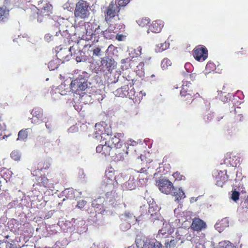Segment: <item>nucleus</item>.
Instances as JSON below:
<instances>
[{
    "label": "nucleus",
    "mask_w": 248,
    "mask_h": 248,
    "mask_svg": "<svg viewBox=\"0 0 248 248\" xmlns=\"http://www.w3.org/2000/svg\"><path fill=\"white\" fill-rule=\"evenodd\" d=\"M41 6L42 8H39L37 12V20L39 22L42 20L40 16H49L52 13L53 7L47 0Z\"/></svg>",
    "instance_id": "obj_9"
},
{
    "label": "nucleus",
    "mask_w": 248,
    "mask_h": 248,
    "mask_svg": "<svg viewBox=\"0 0 248 248\" xmlns=\"http://www.w3.org/2000/svg\"><path fill=\"white\" fill-rule=\"evenodd\" d=\"M9 235L5 236L4 239L3 240V242H4L5 243H10V242L13 243L14 242V240H13V239H9V240H7L9 238Z\"/></svg>",
    "instance_id": "obj_54"
},
{
    "label": "nucleus",
    "mask_w": 248,
    "mask_h": 248,
    "mask_svg": "<svg viewBox=\"0 0 248 248\" xmlns=\"http://www.w3.org/2000/svg\"><path fill=\"white\" fill-rule=\"evenodd\" d=\"M76 59L78 62H80L81 61V60L79 57H77Z\"/></svg>",
    "instance_id": "obj_63"
},
{
    "label": "nucleus",
    "mask_w": 248,
    "mask_h": 248,
    "mask_svg": "<svg viewBox=\"0 0 248 248\" xmlns=\"http://www.w3.org/2000/svg\"><path fill=\"white\" fill-rule=\"evenodd\" d=\"M150 20L148 18H140L138 21L137 23L138 24L141 26L144 27L149 24Z\"/></svg>",
    "instance_id": "obj_35"
},
{
    "label": "nucleus",
    "mask_w": 248,
    "mask_h": 248,
    "mask_svg": "<svg viewBox=\"0 0 248 248\" xmlns=\"http://www.w3.org/2000/svg\"><path fill=\"white\" fill-rule=\"evenodd\" d=\"M197 76H199V75H197L195 73H191L190 74V78L192 80H194L196 79V78Z\"/></svg>",
    "instance_id": "obj_55"
},
{
    "label": "nucleus",
    "mask_w": 248,
    "mask_h": 248,
    "mask_svg": "<svg viewBox=\"0 0 248 248\" xmlns=\"http://www.w3.org/2000/svg\"><path fill=\"white\" fill-rule=\"evenodd\" d=\"M227 170H215L213 175L216 180V185L218 186L222 187L225 182L228 180L229 176L227 174Z\"/></svg>",
    "instance_id": "obj_7"
},
{
    "label": "nucleus",
    "mask_w": 248,
    "mask_h": 248,
    "mask_svg": "<svg viewBox=\"0 0 248 248\" xmlns=\"http://www.w3.org/2000/svg\"><path fill=\"white\" fill-rule=\"evenodd\" d=\"M131 227L130 223L128 222L123 223L121 225V228L123 231L129 229Z\"/></svg>",
    "instance_id": "obj_46"
},
{
    "label": "nucleus",
    "mask_w": 248,
    "mask_h": 248,
    "mask_svg": "<svg viewBox=\"0 0 248 248\" xmlns=\"http://www.w3.org/2000/svg\"><path fill=\"white\" fill-rule=\"evenodd\" d=\"M9 15V10L6 7H0V22H4Z\"/></svg>",
    "instance_id": "obj_26"
},
{
    "label": "nucleus",
    "mask_w": 248,
    "mask_h": 248,
    "mask_svg": "<svg viewBox=\"0 0 248 248\" xmlns=\"http://www.w3.org/2000/svg\"><path fill=\"white\" fill-rule=\"evenodd\" d=\"M96 23L94 22H87L85 25V32L82 36V39L85 40H91L93 36V28L96 27Z\"/></svg>",
    "instance_id": "obj_13"
},
{
    "label": "nucleus",
    "mask_w": 248,
    "mask_h": 248,
    "mask_svg": "<svg viewBox=\"0 0 248 248\" xmlns=\"http://www.w3.org/2000/svg\"><path fill=\"white\" fill-rule=\"evenodd\" d=\"M240 193L235 189L232 191L231 199L234 202H236L239 199Z\"/></svg>",
    "instance_id": "obj_41"
},
{
    "label": "nucleus",
    "mask_w": 248,
    "mask_h": 248,
    "mask_svg": "<svg viewBox=\"0 0 248 248\" xmlns=\"http://www.w3.org/2000/svg\"><path fill=\"white\" fill-rule=\"evenodd\" d=\"M215 65L214 63L211 62H208L206 65V69H214Z\"/></svg>",
    "instance_id": "obj_49"
},
{
    "label": "nucleus",
    "mask_w": 248,
    "mask_h": 248,
    "mask_svg": "<svg viewBox=\"0 0 248 248\" xmlns=\"http://www.w3.org/2000/svg\"><path fill=\"white\" fill-rule=\"evenodd\" d=\"M89 3L84 0H79L76 3L74 10V16L78 19L88 18L90 15Z\"/></svg>",
    "instance_id": "obj_1"
},
{
    "label": "nucleus",
    "mask_w": 248,
    "mask_h": 248,
    "mask_svg": "<svg viewBox=\"0 0 248 248\" xmlns=\"http://www.w3.org/2000/svg\"><path fill=\"white\" fill-rule=\"evenodd\" d=\"M129 2L130 0H116L114 2L117 3L118 6L121 8L125 6Z\"/></svg>",
    "instance_id": "obj_39"
},
{
    "label": "nucleus",
    "mask_w": 248,
    "mask_h": 248,
    "mask_svg": "<svg viewBox=\"0 0 248 248\" xmlns=\"http://www.w3.org/2000/svg\"><path fill=\"white\" fill-rule=\"evenodd\" d=\"M213 119V116L211 114H208L204 117V119L206 123H208L209 121H211Z\"/></svg>",
    "instance_id": "obj_50"
},
{
    "label": "nucleus",
    "mask_w": 248,
    "mask_h": 248,
    "mask_svg": "<svg viewBox=\"0 0 248 248\" xmlns=\"http://www.w3.org/2000/svg\"><path fill=\"white\" fill-rule=\"evenodd\" d=\"M63 53V51H60L59 52H58L57 53V56L59 57V59L62 60H64L66 59V57L67 56H65V57H62V54Z\"/></svg>",
    "instance_id": "obj_52"
},
{
    "label": "nucleus",
    "mask_w": 248,
    "mask_h": 248,
    "mask_svg": "<svg viewBox=\"0 0 248 248\" xmlns=\"http://www.w3.org/2000/svg\"><path fill=\"white\" fill-rule=\"evenodd\" d=\"M180 94L181 97H182V100L186 104L192 103V101L194 100V96H195L196 98L200 96L198 93L195 94L193 93L192 91L188 90L187 85H182V89L180 91Z\"/></svg>",
    "instance_id": "obj_6"
},
{
    "label": "nucleus",
    "mask_w": 248,
    "mask_h": 248,
    "mask_svg": "<svg viewBox=\"0 0 248 248\" xmlns=\"http://www.w3.org/2000/svg\"><path fill=\"white\" fill-rule=\"evenodd\" d=\"M194 58L198 61H204L208 57V50L204 46H197L193 50V53Z\"/></svg>",
    "instance_id": "obj_5"
},
{
    "label": "nucleus",
    "mask_w": 248,
    "mask_h": 248,
    "mask_svg": "<svg viewBox=\"0 0 248 248\" xmlns=\"http://www.w3.org/2000/svg\"><path fill=\"white\" fill-rule=\"evenodd\" d=\"M101 64L102 68H105L109 73H111L116 66V63L114 60L109 57H105L102 58Z\"/></svg>",
    "instance_id": "obj_12"
},
{
    "label": "nucleus",
    "mask_w": 248,
    "mask_h": 248,
    "mask_svg": "<svg viewBox=\"0 0 248 248\" xmlns=\"http://www.w3.org/2000/svg\"><path fill=\"white\" fill-rule=\"evenodd\" d=\"M123 78H125V84H128V86H130V87H132V86L134 85L136 80L132 78L131 76L128 75L125 77H123Z\"/></svg>",
    "instance_id": "obj_33"
},
{
    "label": "nucleus",
    "mask_w": 248,
    "mask_h": 248,
    "mask_svg": "<svg viewBox=\"0 0 248 248\" xmlns=\"http://www.w3.org/2000/svg\"><path fill=\"white\" fill-rule=\"evenodd\" d=\"M54 63V62L53 61L49 62L48 63V67L50 68Z\"/></svg>",
    "instance_id": "obj_62"
},
{
    "label": "nucleus",
    "mask_w": 248,
    "mask_h": 248,
    "mask_svg": "<svg viewBox=\"0 0 248 248\" xmlns=\"http://www.w3.org/2000/svg\"><path fill=\"white\" fill-rule=\"evenodd\" d=\"M129 87V90L128 91V94H127V97L133 101L135 102L140 101L142 98V92L140 91V92H136L133 87Z\"/></svg>",
    "instance_id": "obj_20"
},
{
    "label": "nucleus",
    "mask_w": 248,
    "mask_h": 248,
    "mask_svg": "<svg viewBox=\"0 0 248 248\" xmlns=\"http://www.w3.org/2000/svg\"><path fill=\"white\" fill-rule=\"evenodd\" d=\"M138 248H161V244L155 239L146 237L143 235H137L135 240Z\"/></svg>",
    "instance_id": "obj_3"
},
{
    "label": "nucleus",
    "mask_w": 248,
    "mask_h": 248,
    "mask_svg": "<svg viewBox=\"0 0 248 248\" xmlns=\"http://www.w3.org/2000/svg\"><path fill=\"white\" fill-rule=\"evenodd\" d=\"M31 114L33 117L41 118L43 116V110L40 108H35L32 110Z\"/></svg>",
    "instance_id": "obj_31"
},
{
    "label": "nucleus",
    "mask_w": 248,
    "mask_h": 248,
    "mask_svg": "<svg viewBox=\"0 0 248 248\" xmlns=\"http://www.w3.org/2000/svg\"><path fill=\"white\" fill-rule=\"evenodd\" d=\"M169 46V44L166 42L158 44L156 46L155 50L157 53L161 52L167 49Z\"/></svg>",
    "instance_id": "obj_28"
},
{
    "label": "nucleus",
    "mask_w": 248,
    "mask_h": 248,
    "mask_svg": "<svg viewBox=\"0 0 248 248\" xmlns=\"http://www.w3.org/2000/svg\"><path fill=\"white\" fill-rule=\"evenodd\" d=\"M91 248H108L106 247V245L104 242H95Z\"/></svg>",
    "instance_id": "obj_40"
},
{
    "label": "nucleus",
    "mask_w": 248,
    "mask_h": 248,
    "mask_svg": "<svg viewBox=\"0 0 248 248\" xmlns=\"http://www.w3.org/2000/svg\"><path fill=\"white\" fill-rule=\"evenodd\" d=\"M54 213V210H50L46 213L44 215L42 214L41 215V218L44 219H47L50 218Z\"/></svg>",
    "instance_id": "obj_38"
},
{
    "label": "nucleus",
    "mask_w": 248,
    "mask_h": 248,
    "mask_svg": "<svg viewBox=\"0 0 248 248\" xmlns=\"http://www.w3.org/2000/svg\"><path fill=\"white\" fill-rule=\"evenodd\" d=\"M100 51H101V49L99 47H97L95 48L93 51V56H99L100 54Z\"/></svg>",
    "instance_id": "obj_47"
},
{
    "label": "nucleus",
    "mask_w": 248,
    "mask_h": 248,
    "mask_svg": "<svg viewBox=\"0 0 248 248\" xmlns=\"http://www.w3.org/2000/svg\"><path fill=\"white\" fill-rule=\"evenodd\" d=\"M108 24L109 25L108 29L105 31H101V33L106 39H111L114 36V33H116L118 31L117 29H121L123 25L120 24H115L114 25L111 24V23Z\"/></svg>",
    "instance_id": "obj_10"
},
{
    "label": "nucleus",
    "mask_w": 248,
    "mask_h": 248,
    "mask_svg": "<svg viewBox=\"0 0 248 248\" xmlns=\"http://www.w3.org/2000/svg\"><path fill=\"white\" fill-rule=\"evenodd\" d=\"M121 8L116 2L111 1L109 5L106 7L104 11L105 20L108 23H112L113 20H119V14Z\"/></svg>",
    "instance_id": "obj_2"
},
{
    "label": "nucleus",
    "mask_w": 248,
    "mask_h": 248,
    "mask_svg": "<svg viewBox=\"0 0 248 248\" xmlns=\"http://www.w3.org/2000/svg\"><path fill=\"white\" fill-rule=\"evenodd\" d=\"M50 163L48 160H43L39 161L37 164V169L31 171L33 176H37L41 171L48 170L50 167Z\"/></svg>",
    "instance_id": "obj_16"
},
{
    "label": "nucleus",
    "mask_w": 248,
    "mask_h": 248,
    "mask_svg": "<svg viewBox=\"0 0 248 248\" xmlns=\"http://www.w3.org/2000/svg\"><path fill=\"white\" fill-rule=\"evenodd\" d=\"M177 240L176 239H171L169 242H166V247L167 248H174L176 247Z\"/></svg>",
    "instance_id": "obj_37"
},
{
    "label": "nucleus",
    "mask_w": 248,
    "mask_h": 248,
    "mask_svg": "<svg viewBox=\"0 0 248 248\" xmlns=\"http://www.w3.org/2000/svg\"><path fill=\"white\" fill-rule=\"evenodd\" d=\"M190 66H191V64L189 63H186V64L185 65L186 69H187V68L190 67Z\"/></svg>",
    "instance_id": "obj_60"
},
{
    "label": "nucleus",
    "mask_w": 248,
    "mask_h": 248,
    "mask_svg": "<svg viewBox=\"0 0 248 248\" xmlns=\"http://www.w3.org/2000/svg\"><path fill=\"white\" fill-rule=\"evenodd\" d=\"M144 64L143 62H140L139 63L137 67V71H139V74H140V72L141 73L144 72Z\"/></svg>",
    "instance_id": "obj_45"
},
{
    "label": "nucleus",
    "mask_w": 248,
    "mask_h": 248,
    "mask_svg": "<svg viewBox=\"0 0 248 248\" xmlns=\"http://www.w3.org/2000/svg\"><path fill=\"white\" fill-rule=\"evenodd\" d=\"M95 128L98 134H102L103 133L104 127L100 124H96Z\"/></svg>",
    "instance_id": "obj_42"
},
{
    "label": "nucleus",
    "mask_w": 248,
    "mask_h": 248,
    "mask_svg": "<svg viewBox=\"0 0 248 248\" xmlns=\"http://www.w3.org/2000/svg\"><path fill=\"white\" fill-rule=\"evenodd\" d=\"M123 37V35L122 34H117L116 36V39H117L118 41H122V37Z\"/></svg>",
    "instance_id": "obj_57"
},
{
    "label": "nucleus",
    "mask_w": 248,
    "mask_h": 248,
    "mask_svg": "<svg viewBox=\"0 0 248 248\" xmlns=\"http://www.w3.org/2000/svg\"><path fill=\"white\" fill-rule=\"evenodd\" d=\"M124 137L123 133H117L113 137H111L108 142L111 146L114 145L113 148H121L122 147L123 141L122 139Z\"/></svg>",
    "instance_id": "obj_18"
},
{
    "label": "nucleus",
    "mask_w": 248,
    "mask_h": 248,
    "mask_svg": "<svg viewBox=\"0 0 248 248\" xmlns=\"http://www.w3.org/2000/svg\"><path fill=\"white\" fill-rule=\"evenodd\" d=\"M45 123H46V127L48 129L51 130L52 129V125L51 123L50 122H49V121L45 122Z\"/></svg>",
    "instance_id": "obj_53"
},
{
    "label": "nucleus",
    "mask_w": 248,
    "mask_h": 248,
    "mask_svg": "<svg viewBox=\"0 0 248 248\" xmlns=\"http://www.w3.org/2000/svg\"><path fill=\"white\" fill-rule=\"evenodd\" d=\"M220 99L224 102H228V100H230L229 98L227 97L226 96H224V97H220Z\"/></svg>",
    "instance_id": "obj_56"
},
{
    "label": "nucleus",
    "mask_w": 248,
    "mask_h": 248,
    "mask_svg": "<svg viewBox=\"0 0 248 248\" xmlns=\"http://www.w3.org/2000/svg\"><path fill=\"white\" fill-rule=\"evenodd\" d=\"M129 90V86L125 84L121 88L117 89L114 92L115 95L118 97H124L127 96L128 94V91Z\"/></svg>",
    "instance_id": "obj_23"
},
{
    "label": "nucleus",
    "mask_w": 248,
    "mask_h": 248,
    "mask_svg": "<svg viewBox=\"0 0 248 248\" xmlns=\"http://www.w3.org/2000/svg\"><path fill=\"white\" fill-rule=\"evenodd\" d=\"M86 203V202L85 201L82 200V201H79L78 202L77 206V207H78L79 208H82L85 206Z\"/></svg>",
    "instance_id": "obj_48"
},
{
    "label": "nucleus",
    "mask_w": 248,
    "mask_h": 248,
    "mask_svg": "<svg viewBox=\"0 0 248 248\" xmlns=\"http://www.w3.org/2000/svg\"><path fill=\"white\" fill-rule=\"evenodd\" d=\"M93 36L98 35V36H99V34L100 33H101L102 34V33H101V31H100V26L99 25H97L96 24V26L95 28V27L93 28Z\"/></svg>",
    "instance_id": "obj_44"
},
{
    "label": "nucleus",
    "mask_w": 248,
    "mask_h": 248,
    "mask_svg": "<svg viewBox=\"0 0 248 248\" xmlns=\"http://www.w3.org/2000/svg\"><path fill=\"white\" fill-rule=\"evenodd\" d=\"M236 119H238L240 121H241L243 120V116L242 115H238L237 116H236Z\"/></svg>",
    "instance_id": "obj_58"
},
{
    "label": "nucleus",
    "mask_w": 248,
    "mask_h": 248,
    "mask_svg": "<svg viewBox=\"0 0 248 248\" xmlns=\"http://www.w3.org/2000/svg\"><path fill=\"white\" fill-rule=\"evenodd\" d=\"M133 184L134 183L132 182V181H130V180H128V181L127 182V185H128V186H129V185L131 184Z\"/></svg>",
    "instance_id": "obj_64"
},
{
    "label": "nucleus",
    "mask_w": 248,
    "mask_h": 248,
    "mask_svg": "<svg viewBox=\"0 0 248 248\" xmlns=\"http://www.w3.org/2000/svg\"><path fill=\"white\" fill-rule=\"evenodd\" d=\"M142 156L141 155V156H140V158H139L137 159V163H140V161H142Z\"/></svg>",
    "instance_id": "obj_61"
},
{
    "label": "nucleus",
    "mask_w": 248,
    "mask_h": 248,
    "mask_svg": "<svg viewBox=\"0 0 248 248\" xmlns=\"http://www.w3.org/2000/svg\"><path fill=\"white\" fill-rule=\"evenodd\" d=\"M131 61V59L130 58H126L125 59H123L121 61L122 69H127L129 67H131L130 66V62Z\"/></svg>",
    "instance_id": "obj_29"
},
{
    "label": "nucleus",
    "mask_w": 248,
    "mask_h": 248,
    "mask_svg": "<svg viewBox=\"0 0 248 248\" xmlns=\"http://www.w3.org/2000/svg\"><path fill=\"white\" fill-rule=\"evenodd\" d=\"M30 2L38 10L39 8H42L41 6H42L44 2H46V0H30Z\"/></svg>",
    "instance_id": "obj_32"
},
{
    "label": "nucleus",
    "mask_w": 248,
    "mask_h": 248,
    "mask_svg": "<svg viewBox=\"0 0 248 248\" xmlns=\"http://www.w3.org/2000/svg\"><path fill=\"white\" fill-rule=\"evenodd\" d=\"M122 217H124V219L129 222H131V220L132 219L133 221H138V219L135 218V217L128 211H125L123 214H122Z\"/></svg>",
    "instance_id": "obj_30"
},
{
    "label": "nucleus",
    "mask_w": 248,
    "mask_h": 248,
    "mask_svg": "<svg viewBox=\"0 0 248 248\" xmlns=\"http://www.w3.org/2000/svg\"><path fill=\"white\" fill-rule=\"evenodd\" d=\"M138 172L140 173H144L145 174L146 177H147L148 172H147V170L145 168H141L140 170H138Z\"/></svg>",
    "instance_id": "obj_51"
},
{
    "label": "nucleus",
    "mask_w": 248,
    "mask_h": 248,
    "mask_svg": "<svg viewBox=\"0 0 248 248\" xmlns=\"http://www.w3.org/2000/svg\"><path fill=\"white\" fill-rule=\"evenodd\" d=\"M10 155L11 158L15 161H19L20 159V154L17 151H13Z\"/></svg>",
    "instance_id": "obj_36"
},
{
    "label": "nucleus",
    "mask_w": 248,
    "mask_h": 248,
    "mask_svg": "<svg viewBox=\"0 0 248 248\" xmlns=\"http://www.w3.org/2000/svg\"><path fill=\"white\" fill-rule=\"evenodd\" d=\"M36 185L39 186H43L45 187H50L48 179L45 175H41L36 179Z\"/></svg>",
    "instance_id": "obj_25"
},
{
    "label": "nucleus",
    "mask_w": 248,
    "mask_h": 248,
    "mask_svg": "<svg viewBox=\"0 0 248 248\" xmlns=\"http://www.w3.org/2000/svg\"><path fill=\"white\" fill-rule=\"evenodd\" d=\"M215 228L218 232H221L224 229L229 227V220L227 218H224L217 222L215 225Z\"/></svg>",
    "instance_id": "obj_22"
},
{
    "label": "nucleus",
    "mask_w": 248,
    "mask_h": 248,
    "mask_svg": "<svg viewBox=\"0 0 248 248\" xmlns=\"http://www.w3.org/2000/svg\"><path fill=\"white\" fill-rule=\"evenodd\" d=\"M157 183L159 190L163 193L169 194L174 189L173 184L169 180L160 179Z\"/></svg>",
    "instance_id": "obj_8"
},
{
    "label": "nucleus",
    "mask_w": 248,
    "mask_h": 248,
    "mask_svg": "<svg viewBox=\"0 0 248 248\" xmlns=\"http://www.w3.org/2000/svg\"><path fill=\"white\" fill-rule=\"evenodd\" d=\"M60 142V140H57L54 141L46 140L43 144L45 151L48 152L55 149L59 146Z\"/></svg>",
    "instance_id": "obj_21"
},
{
    "label": "nucleus",
    "mask_w": 248,
    "mask_h": 248,
    "mask_svg": "<svg viewBox=\"0 0 248 248\" xmlns=\"http://www.w3.org/2000/svg\"><path fill=\"white\" fill-rule=\"evenodd\" d=\"M173 176L175 180L180 181L185 179V177L180 172L177 171L173 174Z\"/></svg>",
    "instance_id": "obj_43"
},
{
    "label": "nucleus",
    "mask_w": 248,
    "mask_h": 248,
    "mask_svg": "<svg viewBox=\"0 0 248 248\" xmlns=\"http://www.w3.org/2000/svg\"><path fill=\"white\" fill-rule=\"evenodd\" d=\"M127 148L126 145L122 149L121 148H114L111 157L115 161H123L124 159V156L128 153L124 149Z\"/></svg>",
    "instance_id": "obj_14"
},
{
    "label": "nucleus",
    "mask_w": 248,
    "mask_h": 248,
    "mask_svg": "<svg viewBox=\"0 0 248 248\" xmlns=\"http://www.w3.org/2000/svg\"><path fill=\"white\" fill-rule=\"evenodd\" d=\"M71 89L73 92L85 91L88 87L87 79L82 76H79L75 80L71 81Z\"/></svg>",
    "instance_id": "obj_4"
},
{
    "label": "nucleus",
    "mask_w": 248,
    "mask_h": 248,
    "mask_svg": "<svg viewBox=\"0 0 248 248\" xmlns=\"http://www.w3.org/2000/svg\"><path fill=\"white\" fill-rule=\"evenodd\" d=\"M206 223L200 218L195 217L193 219L190 226L191 229L197 232L202 231L206 228Z\"/></svg>",
    "instance_id": "obj_15"
},
{
    "label": "nucleus",
    "mask_w": 248,
    "mask_h": 248,
    "mask_svg": "<svg viewBox=\"0 0 248 248\" xmlns=\"http://www.w3.org/2000/svg\"><path fill=\"white\" fill-rule=\"evenodd\" d=\"M29 129H22L18 132L17 140L25 141L28 137Z\"/></svg>",
    "instance_id": "obj_27"
},
{
    "label": "nucleus",
    "mask_w": 248,
    "mask_h": 248,
    "mask_svg": "<svg viewBox=\"0 0 248 248\" xmlns=\"http://www.w3.org/2000/svg\"><path fill=\"white\" fill-rule=\"evenodd\" d=\"M163 27V23L161 20L154 21L149 26L148 30V33L152 32L153 33H158L161 31Z\"/></svg>",
    "instance_id": "obj_19"
},
{
    "label": "nucleus",
    "mask_w": 248,
    "mask_h": 248,
    "mask_svg": "<svg viewBox=\"0 0 248 248\" xmlns=\"http://www.w3.org/2000/svg\"><path fill=\"white\" fill-rule=\"evenodd\" d=\"M244 204L246 206V207L248 209V196L244 202Z\"/></svg>",
    "instance_id": "obj_59"
},
{
    "label": "nucleus",
    "mask_w": 248,
    "mask_h": 248,
    "mask_svg": "<svg viewBox=\"0 0 248 248\" xmlns=\"http://www.w3.org/2000/svg\"><path fill=\"white\" fill-rule=\"evenodd\" d=\"M173 192H171L172 195L175 198V201L178 203L182 199L186 197L185 193L181 188H174L172 189Z\"/></svg>",
    "instance_id": "obj_24"
},
{
    "label": "nucleus",
    "mask_w": 248,
    "mask_h": 248,
    "mask_svg": "<svg viewBox=\"0 0 248 248\" xmlns=\"http://www.w3.org/2000/svg\"><path fill=\"white\" fill-rule=\"evenodd\" d=\"M113 147H112L108 141H106L105 144H99L96 148V153L105 157L111 156L113 153Z\"/></svg>",
    "instance_id": "obj_11"
},
{
    "label": "nucleus",
    "mask_w": 248,
    "mask_h": 248,
    "mask_svg": "<svg viewBox=\"0 0 248 248\" xmlns=\"http://www.w3.org/2000/svg\"><path fill=\"white\" fill-rule=\"evenodd\" d=\"M171 64L170 60L168 58H164L161 62V67L163 69H167Z\"/></svg>",
    "instance_id": "obj_34"
},
{
    "label": "nucleus",
    "mask_w": 248,
    "mask_h": 248,
    "mask_svg": "<svg viewBox=\"0 0 248 248\" xmlns=\"http://www.w3.org/2000/svg\"><path fill=\"white\" fill-rule=\"evenodd\" d=\"M153 223L155 226L162 225V229H159L158 232H174L175 228L172 227L170 223L167 222H162V220L156 219Z\"/></svg>",
    "instance_id": "obj_17"
}]
</instances>
